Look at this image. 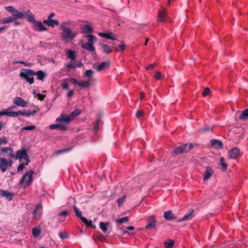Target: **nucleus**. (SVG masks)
<instances>
[{
  "mask_svg": "<svg viewBox=\"0 0 248 248\" xmlns=\"http://www.w3.org/2000/svg\"><path fill=\"white\" fill-rule=\"evenodd\" d=\"M144 114V112L143 111L138 110L136 114V117L138 119H140L141 117H142Z\"/></svg>",
  "mask_w": 248,
  "mask_h": 248,
  "instance_id": "50",
  "label": "nucleus"
},
{
  "mask_svg": "<svg viewBox=\"0 0 248 248\" xmlns=\"http://www.w3.org/2000/svg\"><path fill=\"white\" fill-rule=\"evenodd\" d=\"M7 143V140L3 138V139H0V144H5Z\"/></svg>",
  "mask_w": 248,
  "mask_h": 248,
  "instance_id": "64",
  "label": "nucleus"
},
{
  "mask_svg": "<svg viewBox=\"0 0 248 248\" xmlns=\"http://www.w3.org/2000/svg\"><path fill=\"white\" fill-rule=\"evenodd\" d=\"M34 173V171L30 170L29 172H27L25 174H23L19 182V185H23L27 176H29L28 180L25 183V186H30L32 182L33 175Z\"/></svg>",
  "mask_w": 248,
  "mask_h": 248,
  "instance_id": "5",
  "label": "nucleus"
},
{
  "mask_svg": "<svg viewBox=\"0 0 248 248\" xmlns=\"http://www.w3.org/2000/svg\"><path fill=\"white\" fill-rule=\"evenodd\" d=\"M109 223L108 222H101L99 223V227L100 229L104 232L106 233L108 232V228L109 227Z\"/></svg>",
  "mask_w": 248,
  "mask_h": 248,
  "instance_id": "24",
  "label": "nucleus"
},
{
  "mask_svg": "<svg viewBox=\"0 0 248 248\" xmlns=\"http://www.w3.org/2000/svg\"><path fill=\"white\" fill-rule=\"evenodd\" d=\"M110 62L109 61L104 62H101L96 68L98 72H101L104 70L106 68L108 67L110 65Z\"/></svg>",
  "mask_w": 248,
  "mask_h": 248,
  "instance_id": "22",
  "label": "nucleus"
},
{
  "mask_svg": "<svg viewBox=\"0 0 248 248\" xmlns=\"http://www.w3.org/2000/svg\"><path fill=\"white\" fill-rule=\"evenodd\" d=\"M29 113V110L23 109V111H18L17 112L12 111V117H16L18 115H22L24 116L29 117L30 114Z\"/></svg>",
  "mask_w": 248,
  "mask_h": 248,
  "instance_id": "15",
  "label": "nucleus"
},
{
  "mask_svg": "<svg viewBox=\"0 0 248 248\" xmlns=\"http://www.w3.org/2000/svg\"><path fill=\"white\" fill-rule=\"evenodd\" d=\"M72 121V119L69 115H65L64 114H62L60 116L56 119L57 122L65 123L66 124H68Z\"/></svg>",
  "mask_w": 248,
  "mask_h": 248,
  "instance_id": "10",
  "label": "nucleus"
},
{
  "mask_svg": "<svg viewBox=\"0 0 248 248\" xmlns=\"http://www.w3.org/2000/svg\"><path fill=\"white\" fill-rule=\"evenodd\" d=\"M37 76V79L42 81L44 80L46 74L42 70H38L36 72L34 71V76Z\"/></svg>",
  "mask_w": 248,
  "mask_h": 248,
  "instance_id": "23",
  "label": "nucleus"
},
{
  "mask_svg": "<svg viewBox=\"0 0 248 248\" xmlns=\"http://www.w3.org/2000/svg\"><path fill=\"white\" fill-rule=\"evenodd\" d=\"M35 128V126L34 125L27 126L23 128L24 130H32Z\"/></svg>",
  "mask_w": 248,
  "mask_h": 248,
  "instance_id": "55",
  "label": "nucleus"
},
{
  "mask_svg": "<svg viewBox=\"0 0 248 248\" xmlns=\"http://www.w3.org/2000/svg\"><path fill=\"white\" fill-rule=\"evenodd\" d=\"M24 14L26 15V18H27L28 20L32 23H35L36 20L35 19V16L30 10H27L25 12Z\"/></svg>",
  "mask_w": 248,
  "mask_h": 248,
  "instance_id": "16",
  "label": "nucleus"
},
{
  "mask_svg": "<svg viewBox=\"0 0 248 248\" xmlns=\"http://www.w3.org/2000/svg\"><path fill=\"white\" fill-rule=\"evenodd\" d=\"M93 28L91 26L89 25H85L82 30V31L83 33H92L93 32Z\"/></svg>",
  "mask_w": 248,
  "mask_h": 248,
  "instance_id": "38",
  "label": "nucleus"
},
{
  "mask_svg": "<svg viewBox=\"0 0 248 248\" xmlns=\"http://www.w3.org/2000/svg\"><path fill=\"white\" fill-rule=\"evenodd\" d=\"M32 233L33 234V236L34 237H37L41 233V231L40 229H37L36 228H33L32 229Z\"/></svg>",
  "mask_w": 248,
  "mask_h": 248,
  "instance_id": "41",
  "label": "nucleus"
},
{
  "mask_svg": "<svg viewBox=\"0 0 248 248\" xmlns=\"http://www.w3.org/2000/svg\"><path fill=\"white\" fill-rule=\"evenodd\" d=\"M70 149H65L59 150L56 152V154H57V155H60L61 154H63V153H66L67 152H68L69 151H70Z\"/></svg>",
  "mask_w": 248,
  "mask_h": 248,
  "instance_id": "56",
  "label": "nucleus"
},
{
  "mask_svg": "<svg viewBox=\"0 0 248 248\" xmlns=\"http://www.w3.org/2000/svg\"><path fill=\"white\" fill-rule=\"evenodd\" d=\"M210 94V90L209 88L206 87L204 89V91L202 93L203 96L205 97L209 95Z\"/></svg>",
  "mask_w": 248,
  "mask_h": 248,
  "instance_id": "49",
  "label": "nucleus"
},
{
  "mask_svg": "<svg viewBox=\"0 0 248 248\" xmlns=\"http://www.w3.org/2000/svg\"><path fill=\"white\" fill-rule=\"evenodd\" d=\"M12 111H7V109L5 110L0 111V116L6 115L9 117H12Z\"/></svg>",
  "mask_w": 248,
  "mask_h": 248,
  "instance_id": "44",
  "label": "nucleus"
},
{
  "mask_svg": "<svg viewBox=\"0 0 248 248\" xmlns=\"http://www.w3.org/2000/svg\"><path fill=\"white\" fill-rule=\"evenodd\" d=\"M126 197L123 196V197L120 198L118 199V204L119 206L121 205V204H123L125 202Z\"/></svg>",
  "mask_w": 248,
  "mask_h": 248,
  "instance_id": "51",
  "label": "nucleus"
},
{
  "mask_svg": "<svg viewBox=\"0 0 248 248\" xmlns=\"http://www.w3.org/2000/svg\"><path fill=\"white\" fill-rule=\"evenodd\" d=\"M73 209L75 212L76 215L78 217H79L80 218V217H83L82 216V213L79 210V209H78V208L77 206H74L73 207Z\"/></svg>",
  "mask_w": 248,
  "mask_h": 248,
  "instance_id": "43",
  "label": "nucleus"
},
{
  "mask_svg": "<svg viewBox=\"0 0 248 248\" xmlns=\"http://www.w3.org/2000/svg\"><path fill=\"white\" fill-rule=\"evenodd\" d=\"M194 148V145L192 144V143H190L189 145V146L188 147V146H187L186 148V152H189L190 150H191L193 148Z\"/></svg>",
  "mask_w": 248,
  "mask_h": 248,
  "instance_id": "61",
  "label": "nucleus"
},
{
  "mask_svg": "<svg viewBox=\"0 0 248 248\" xmlns=\"http://www.w3.org/2000/svg\"><path fill=\"white\" fill-rule=\"evenodd\" d=\"M13 148L10 147L0 148V155H5L7 154L11 157V154H13Z\"/></svg>",
  "mask_w": 248,
  "mask_h": 248,
  "instance_id": "14",
  "label": "nucleus"
},
{
  "mask_svg": "<svg viewBox=\"0 0 248 248\" xmlns=\"http://www.w3.org/2000/svg\"><path fill=\"white\" fill-rule=\"evenodd\" d=\"M70 24V22H63L60 26V29L62 30L61 36L64 41L73 40L78 34L77 31L68 27Z\"/></svg>",
  "mask_w": 248,
  "mask_h": 248,
  "instance_id": "1",
  "label": "nucleus"
},
{
  "mask_svg": "<svg viewBox=\"0 0 248 248\" xmlns=\"http://www.w3.org/2000/svg\"><path fill=\"white\" fill-rule=\"evenodd\" d=\"M213 173V170L211 168L207 167L206 171L204 172V180L209 179L212 176Z\"/></svg>",
  "mask_w": 248,
  "mask_h": 248,
  "instance_id": "29",
  "label": "nucleus"
},
{
  "mask_svg": "<svg viewBox=\"0 0 248 248\" xmlns=\"http://www.w3.org/2000/svg\"><path fill=\"white\" fill-rule=\"evenodd\" d=\"M0 195L2 197H5L9 201L12 200L14 194L4 190H0Z\"/></svg>",
  "mask_w": 248,
  "mask_h": 248,
  "instance_id": "21",
  "label": "nucleus"
},
{
  "mask_svg": "<svg viewBox=\"0 0 248 248\" xmlns=\"http://www.w3.org/2000/svg\"><path fill=\"white\" fill-rule=\"evenodd\" d=\"M174 241L172 239H168L164 242V246L166 248H172L174 245Z\"/></svg>",
  "mask_w": 248,
  "mask_h": 248,
  "instance_id": "36",
  "label": "nucleus"
},
{
  "mask_svg": "<svg viewBox=\"0 0 248 248\" xmlns=\"http://www.w3.org/2000/svg\"><path fill=\"white\" fill-rule=\"evenodd\" d=\"M121 44L119 45L118 46L115 47L114 48L117 51L123 52L124 51L126 47V45L122 41H120Z\"/></svg>",
  "mask_w": 248,
  "mask_h": 248,
  "instance_id": "30",
  "label": "nucleus"
},
{
  "mask_svg": "<svg viewBox=\"0 0 248 248\" xmlns=\"http://www.w3.org/2000/svg\"><path fill=\"white\" fill-rule=\"evenodd\" d=\"M33 28L38 31H42L47 30L46 27L41 21H37L33 24Z\"/></svg>",
  "mask_w": 248,
  "mask_h": 248,
  "instance_id": "12",
  "label": "nucleus"
},
{
  "mask_svg": "<svg viewBox=\"0 0 248 248\" xmlns=\"http://www.w3.org/2000/svg\"><path fill=\"white\" fill-rule=\"evenodd\" d=\"M239 155L240 150L237 147H233L228 152V156L231 159H235Z\"/></svg>",
  "mask_w": 248,
  "mask_h": 248,
  "instance_id": "6",
  "label": "nucleus"
},
{
  "mask_svg": "<svg viewBox=\"0 0 248 248\" xmlns=\"http://www.w3.org/2000/svg\"><path fill=\"white\" fill-rule=\"evenodd\" d=\"M165 11L159 10L158 12V21L163 22L166 17Z\"/></svg>",
  "mask_w": 248,
  "mask_h": 248,
  "instance_id": "32",
  "label": "nucleus"
},
{
  "mask_svg": "<svg viewBox=\"0 0 248 248\" xmlns=\"http://www.w3.org/2000/svg\"><path fill=\"white\" fill-rule=\"evenodd\" d=\"M128 221V217H125L122 218H120L119 219H117L116 220V222L118 225H119V224H121L123 223H125L127 222Z\"/></svg>",
  "mask_w": 248,
  "mask_h": 248,
  "instance_id": "40",
  "label": "nucleus"
},
{
  "mask_svg": "<svg viewBox=\"0 0 248 248\" xmlns=\"http://www.w3.org/2000/svg\"><path fill=\"white\" fill-rule=\"evenodd\" d=\"M90 80L89 79L87 81L78 82V85L80 87L86 88L89 87L90 86Z\"/></svg>",
  "mask_w": 248,
  "mask_h": 248,
  "instance_id": "35",
  "label": "nucleus"
},
{
  "mask_svg": "<svg viewBox=\"0 0 248 248\" xmlns=\"http://www.w3.org/2000/svg\"><path fill=\"white\" fill-rule=\"evenodd\" d=\"M98 35L104 38H106L108 39H111L112 40H115L116 39L112 36L113 33L111 32H108V33H104V32H99L98 33Z\"/></svg>",
  "mask_w": 248,
  "mask_h": 248,
  "instance_id": "26",
  "label": "nucleus"
},
{
  "mask_svg": "<svg viewBox=\"0 0 248 248\" xmlns=\"http://www.w3.org/2000/svg\"><path fill=\"white\" fill-rule=\"evenodd\" d=\"M60 237L62 239L67 238L68 234L65 232H60L59 234Z\"/></svg>",
  "mask_w": 248,
  "mask_h": 248,
  "instance_id": "52",
  "label": "nucleus"
},
{
  "mask_svg": "<svg viewBox=\"0 0 248 248\" xmlns=\"http://www.w3.org/2000/svg\"><path fill=\"white\" fill-rule=\"evenodd\" d=\"M28 155L27 150L25 148H23L20 150H18L16 152V154H14V152L13 154H11V158H14L16 160L19 159V161H21L22 159L26 156Z\"/></svg>",
  "mask_w": 248,
  "mask_h": 248,
  "instance_id": "3",
  "label": "nucleus"
},
{
  "mask_svg": "<svg viewBox=\"0 0 248 248\" xmlns=\"http://www.w3.org/2000/svg\"><path fill=\"white\" fill-rule=\"evenodd\" d=\"M12 14L13 16V17L16 18V20L18 18L24 19L26 18V15L24 14V13L20 12L16 9L14 10Z\"/></svg>",
  "mask_w": 248,
  "mask_h": 248,
  "instance_id": "19",
  "label": "nucleus"
},
{
  "mask_svg": "<svg viewBox=\"0 0 248 248\" xmlns=\"http://www.w3.org/2000/svg\"><path fill=\"white\" fill-rule=\"evenodd\" d=\"M13 103L21 107H26L28 105V103L20 97H15L13 100Z\"/></svg>",
  "mask_w": 248,
  "mask_h": 248,
  "instance_id": "7",
  "label": "nucleus"
},
{
  "mask_svg": "<svg viewBox=\"0 0 248 248\" xmlns=\"http://www.w3.org/2000/svg\"><path fill=\"white\" fill-rule=\"evenodd\" d=\"M49 128L51 129H54L59 128L61 131H66L67 130V127L64 124H53L49 125Z\"/></svg>",
  "mask_w": 248,
  "mask_h": 248,
  "instance_id": "17",
  "label": "nucleus"
},
{
  "mask_svg": "<svg viewBox=\"0 0 248 248\" xmlns=\"http://www.w3.org/2000/svg\"><path fill=\"white\" fill-rule=\"evenodd\" d=\"M15 20H16V18H14L13 16H9L6 18L0 19V23L5 24L9 23H12Z\"/></svg>",
  "mask_w": 248,
  "mask_h": 248,
  "instance_id": "25",
  "label": "nucleus"
},
{
  "mask_svg": "<svg viewBox=\"0 0 248 248\" xmlns=\"http://www.w3.org/2000/svg\"><path fill=\"white\" fill-rule=\"evenodd\" d=\"M194 210L192 209L188 211L186 215L182 218L179 219V222L186 221L192 219L194 217Z\"/></svg>",
  "mask_w": 248,
  "mask_h": 248,
  "instance_id": "9",
  "label": "nucleus"
},
{
  "mask_svg": "<svg viewBox=\"0 0 248 248\" xmlns=\"http://www.w3.org/2000/svg\"><path fill=\"white\" fill-rule=\"evenodd\" d=\"M81 113V111L78 109H75L69 115L70 118L73 120L76 117L79 115Z\"/></svg>",
  "mask_w": 248,
  "mask_h": 248,
  "instance_id": "34",
  "label": "nucleus"
},
{
  "mask_svg": "<svg viewBox=\"0 0 248 248\" xmlns=\"http://www.w3.org/2000/svg\"><path fill=\"white\" fill-rule=\"evenodd\" d=\"M220 165L222 171L226 170L227 168V164L225 163V159L223 157L220 158Z\"/></svg>",
  "mask_w": 248,
  "mask_h": 248,
  "instance_id": "39",
  "label": "nucleus"
},
{
  "mask_svg": "<svg viewBox=\"0 0 248 248\" xmlns=\"http://www.w3.org/2000/svg\"><path fill=\"white\" fill-rule=\"evenodd\" d=\"M187 146V144L185 143L181 146L176 147L173 151V153L175 155H178L183 154V153L186 152V148Z\"/></svg>",
  "mask_w": 248,
  "mask_h": 248,
  "instance_id": "8",
  "label": "nucleus"
},
{
  "mask_svg": "<svg viewBox=\"0 0 248 248\" xmlns=\"http://www.w3.org/2000/svg\"><path fill=\"white\" fill-rule=\"evenodd\" d=\"M97 239L102 242L105 241L106 240V237L104 236L103 234H98L97 236Z\"/></svg>",
  "mask_w": 248,
  "mask_h": 248,
  "instance_id": "53",
  "label": "nucleus"
},
{
  "mask_svg": "<svg viewBox=\"0 0 248 248\" xmlns=\"http://www.w3.org/2000/svg\"><path fill=\"white\" fill-rule=\"evenodd\" d=\"M5 9L9 12H10L11 14L13 13V11L15 9L13 6H9L5 7Z\"/></svg>",
  "mask_w": 248,
  "mask_h": 248,
  "instance_id": "58",
  "label": "nucleus"
},
{
  "mask_svg": "<svg viewBox=\"0 0 248 248\" xmlns=\"http://www.w3.org/2000/svg\"><path fill=\"white\" fill-rule=\"evenodd\" d=\"M65 81H67L68 82V83H71L74 85H76V84L78 85V82L75 78H66Z\"/></svg>",
  "mask_w": 248,
  "mask_h": 248,
  "instance_id": "47",
  "label": "nucleus"
},
{
  "mask_svg": "<svg viewBox=\"0 0 248 248\" xmlns=\"http://www.w3.org/2000/svg\"><path fill=\"white\" fill-rule=\"evenodd\" d=\"M82 48L87 49L90 51H94L95 48L93 46V44L89 43H83L81 46Z\"/></svg>",
  "mask_w": 248,
  "mask_h": 248,
  "instance_id": "28",
  "label": "nucleus"
},
{
  "mask_svg": "<svg viewBox=\"0 0 248 248\" xmlns=\"http://www.w3.org/2000/svg\"><path fill=\"white\" fill-rule=\"evenodd\" d=\"M100 46H101L103 52L105 53H110L112 51L111 47L106 44L101 43Z\"/></svg>",
  "mask_w": 248,
  "mask_h": 248,
  "instance_id": "27",
  "label": "nucleus"
},
{
  "mask_svg": "<svg viewBox=\"0 0 248 248\" xmlns=\"http://www.w3.org/2000/svg\"><path fill=\"white\" fill-rule=\"evenodd\" d=\"M148 223L145 226L146 229H152L155 227V219L154 216L150 217L148 219Z\"/></svg>",
  "mask_w": 248,
  "mask_h": 248,
  "instance_id": "11",
  "label": "nucleus"
},
{
  "mask_svg": "<svg viewBox=\"0 0 248 248\" xmlns=\"http://www.w3.org/2000/svg\"><path fill=\"white\" fill-rule=\"evenodd\" d=\"M68 215V213L66 211H62V212H61L59 214V216H62V217L63 218H65Z\"/></svg>",
  "mask_w": 248,
  "mask_h": 248,
  "instance_id": "57",
  "label": "nucleus"
},
{
  "mask_svg": "<svg viewBox=\"0 0 248 248\" xmlns=\"http://www.w3.org/2000/svg\"><path fill=\"white\" fill-rule=\"evenodd\" d=\"M74 94V91L73 90H70L68 92V93L67 94V97H71Z\"/></svg>",
  "mask_w": 248,
  "mask_h": 248,
  "instance_id": "63",
  "label": "nucleus"
},
{
  "mask_svg": "<svg viewBox=\"0 0 248 248\" xmlns=\"http://www.w3.org/2000/svg\"><path fill=\"white\" fill-rule=\"evenodd\" d=\"M26 165L25 163H20L17 167V171L19 172L22 170L25 167Z\"/></svg>",
  "mask_w": 248,
  "mask_h": 248,
  "instance_id": "54",
  "label": "nucleus"
},
{
  "mask_svg": "<svg viewBox=\"0 0 248 248\" xmlns=\"http://www.w3.org/2000/svg\"><path fill=\"white\" fill-rule=\"evenodd\" d=\"M67 56V57L70 59L72 61L74 60L76 58L75 52L71 50H69L68 51Z\"/></svg>",
  "mask_w": 248,
  "mask_h": 248,
  "instance_id": "37",
  "label": "nucleus"
},
{
  "mask_svg": "<svg viewBox=\"0 0 248 248\" xmlns=\"http://www.w3.org/2000/svg\"><path fill=\"white\" fill-rule=\"evenodd\" d=\"M210 143H211V146L213 147L216 148L217 149H222L223 147V143L221 141H220L218 140H215V139L212 140L210 141Z\"/></svg>",
  "mask_w": 248,
  "mask_h": 248,
  "instance_id": "13",
  "label": "nucleus"
},
{
  "mask_svg": "<svg viewBox=\"0 0 248 248\" xmlns=\"http://www.w3.org/2000/svg\"><path fill=\"white\" fill-rule=\"evenodd\" d=\"M37 96L39 100H40L41 101H43L44 100V99L46 97V95H42V94H40V93H38V94H37Z\"/></svg>",
  "mask_w": 248,
  "mask_h": 248,
  "instance_id": "59",
  "label": "nucleus"
},
{
  "mask_svg": "<svg viewBox=\"0 0 248 248\" xmlns=\"http://www.w3.org/2000/svg\"><path fill=\"white\" fill-rule=\"evenodd\" d=\"M239 119L242 120L248 119V108L245 109L242 112L241 114L239 116Z\"/></svg>",
  "mask_w": 248,
  "mask_h": 248,
  "instance_id": "33",
  "label": "nucleus"
},
{
  "mask_svg": "<svg viewBox=\"0 0 248 248\" xmlns=\"http://www.w3.org/2000/svg\"><path fill=\"white\" fill-rule=\"evenodd\" d=\"M13 161L11 160H8L6 158H0V170L3 172H5L6 170L12 166Z\"/></svg>",
  "mask_w": 248,
  "mask_h": 248,
  "instance_id": "4",
  "label": "nucleus"
},
{
  "mask_svg": "<svg viewBox=\"0 0 248 248\" xmlns=\"http://www.w3.org/2000/svg\"><path fill=\"white\" fill-rule=\"evenodd\" d=\"M85 37L89 41V43H92V44H93L94 42L97 41V38L94 35L92 34L86 35L85 36Z\"/></svg>",
  "mask_w": 248,
  "mask_h": 248,
  "instance_id": "31",
  "label": "nucleus"
},
{
  "mask_svg": "<svg viewBox=\"0 0 248 248\" xmlns=\"http://www.w3.org/2000/svg\"><path fill=\"white\" fill-rule=\"evenodd\" d=\"M62 87L63 90H68L69 89L68 82L67 81H65V79L63 80L62 84Z\"/></svg>",
  "mask_w": 248,
  "mask_h": 248,
  "instance_id": "48",
  "label": "nucleus"
},
{
  "mask_svg": "<svg viewBox=\"0 0 248 248\" xmlns=\"http://www.w3.org/2000/svg\"><path fill=\"white\" fill-rule=\"evenodd\" d=\"M81 220L86 225L87 227H89V225L90 224V222H92L91 220H88L86 217H80Z\"/></svg>",
  "mask_w": 248,
  "mask_h": 248,
  "instance_id": "46",
  "label": "nucleus"
},
{
  "mask_svg": "<svg viewBox=\"0 0 248 248\" xmlns=\"http://www.w3.org/2000/svg\"><path fill=\"white\" fill-rule=\"evenodd\" d=\"M34 71L32 69H22L19 73V76L24 78L30 84L33 83L34 78Z\"/></svg>",
  "mask_w": 248,
  "mask_h": 248,
  "instance_id": "2",
  "label": "nucleus"
},
{
  "mask_svg": "<svg viewBox=\"0 0 248 248\" xmlns=\"http://www.w3.org/2000/svg\"><path fill=\"white\" fill-rule=\"evenodd\" d=\"M156 65L155 63H152L149 64L147 67H146L147 70H151L153 69Z\"/></svg>",
  "mask_w": 248,
  "mask_h": 248,
  "instance_id": "60",
  "label": "nucleus"
},
{
  "mask_svg": "<svg viewBox=\"0 0 248 248\" xmlns=\"http://www.w3.org/2000/svg\"><path fill=\"white\" fill-rule=\"evenodd\" d=\"M94 74V71L92 70H87L84 76L89 78H92L93 74Z\"/></svg>",
  "mask_w": 248,
  "mask_h": 248,
  "instance_id": "42",
  "label": "nucleus"
},
{
  "mask_svg": "<svg viewBox=\"0 0 248 248\" xmlns=\"http://www.w3.org/2000/svg\"><path fill=\"white\" fill-rule=\"evenodd\" d=\"M155 78H156V80L160 79L161 78V73L159 72H157L156 75L155 76Z\"/></svg>",
  "mask_w": 248,
  "mask_h": 248,
  "instance_id": "62",
  "label": "nucleus"
},
{
  "mask_svg": "<svg viewBox=\"0 0 248 248\" xmlns=\"http://www.w3.org/2000/svg\"><path fill=\"white\" fill-rule=\"evenodd\" d=\"M210 130H212V128L209 126H204L202 127L200 130L199 131H201L202 133H206L207 132H209Z\"/></svg>",
  "mask_w": 248,
  "mask_h": 248,
  "instance_id": "45",
  "label": "nucleus"
},
{
  "mask_svg": "<svg viewBox=\"0 0 248 248\" xmlns=\"http://www.w3.org/2000/svg\"><path fill=\"white\" fill-rule=\"evenodd\" d=\"M43 23L46 25L48 27H54L55 26L59 25V21L57 20H44Z\"/></svg>",
  "mask_w": 248,
  "mask_h": 248,
  "instance_id": "18",
  "label": "nucleus"
},
{
  "mask_svg": "<svg viewBox=\"0 0 248 248\" xmlns=\"http://www.w3.org/2000/svg\"><path fill=\"white\" fill-rule=\"evenodd\" d=\"M164 217L167 221H171L176 218V217L172 214L171 211H167L164 213Z\"/></svg>",
  "mask_w": 248,
  "mask_h": 248,
  "instance_id": "20",
  "label": "nucleus"
}]
</instances>
